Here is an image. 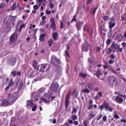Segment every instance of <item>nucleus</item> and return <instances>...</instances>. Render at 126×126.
Listing matches in <instances>:
<instances>
[{"instance_id":"15","label":"nucleus","mask_w":126,"mask_h":126,"mask_svg":"<svg viewBox=\"0 0 126 126\" xmlns=\"http://www.w3.org/2000/svg\"><path fill=\"white\" fill-rule=\"evenodd\" d=\"M94 71L96 72V73H95L94 75L96 76L98 78H100V76L102 75V73L100 70L99 69H98L97 70H95Z\"/></svg>"},{"instance_id":"11","label":"nucleus","mask_w":126,"mask_h":126,"mask_svg":"<svg viewBox=\"0 0 126 126\" xmlns=\"http://www.w3.org/2000/svg\"><path fill=\"white\" fill-rule=\"evenodd\" d=\"M16 59L15 57H12L8 60V61L9 64L12 66L14 65L16 62Z\"/></svg>"},{"instance_id":"40","label":"nucleus","mask_w":126,"mask_h":126,"mask_svg":"<svg viewBox=\"0 0 126 126\" xmlns=\"http://www.w3.org/2000/svg\"><path fill=\"white\" fill-rule=\"evenodd\" d=\"M88 61L91 64L93 63L94 62V61L90 58H89L88 59Z\"/></svg>"},{"instance_id":"57","label":"nucleus","mask_w":126,"mask_h":126,"mask_svg":"<svg viewBox=\"0 0 126 126\" xmlns=\"http://www.w3.org/2000/svg\"><path fill=\"white\" fill-rule=\"evenodd\" d=\"M111 42V41L110 39H108L107 40L106 43L107 44H110Z\"/></svg>"},{"instance_id":"56","label":"nucleus","mask_w":126,"mask_h":126,"mask_svg":"<svg viewBox=\"0 0 126 126\" xmlns=\"http://www.w3.org/2000/svg\"><path fill=\"white\" fill-rule=\"evenodd\" d=\"M88 28L87 27V26L86 25L84 26V27L83 30L84 31H87V29H88Z\"/></svg>"},{"instance_id":"34","label":"nucleus","mask_w":126,"mask_h":126,"mask_svg":"<svg viewBox=\"0 0 126 126\" xmlns=\"http://www.w3.org/2000/svg\"><path fill=\"white\" fill-rule=\"evenodd\" d=\"M109 17L108 16H104L103 17V19L105 21H107L109 20Z\"/></svg>"},{"instance_id":"20","label":"nucleus","mask_w":126,"mask_h":126,"mask_svg":"<svg viewBox=\"0 0 126 126\" xmlns=\"http://www.w3.org/2000/svg\"><path fill=\"white\" fill-rule=\"evenodd\" d=\"M52 37L55 41L58 40V34L57 32H55L53 33L52 34Z\"/></svg>"},{"instance_id":"18","label":"nucleus","mask_w":126,"mask_h":126,"mask_svg":"<svg viewBox=\"0 0 126 126\" xmlns=\"http://www.w3.org/2000/svg\"><path fill=\"white\" fill-rule=\"evenodd\" d=\"M52 93H50L49 91H48L47 93H45L44 94V97L47 98L48 99H49L50 97L51 96Z\"/></svg>"},{"instance_id":"33","label":"nucleus","mask_w":126,"mask_h":126,"mask_svg":"<svg viewBox=\"0 0 126 126\" xmlns=\"http://www.w3.org/2000/svg\"><path fill=\"white\" fill-rule=\"evenodd\" d=\"M6 5L5 3L4 2H1L0 4V9H2L4 8Z\"/></svg>"},{"instance_id":"35","label":"nucleus","mask_w":126,"mask_h":126,"mask_svg":"<svg viewBox=\"0 0 126 126\" xmlns=\"http://www.w3.org/2000/svg\"><path fill=\"white\" fill-rule=\"evenodd\" d=\"M95 115L92 114L91 113H89V116L90 117V118H88V119H91L93 118L95 116Z\"/></svg>"},{"instance_id":"30","label":"nucleus","mask_w":126,"mask_h":126,"mask_svg":"<svg viewBox=\"0 0 126 126\" xmlns=\"http://www.w3.org/2000/svg\"><path fill=\"white\" fill-rule=\"evenodd\" d=\"M40 99L45 103H48L49 102V100H47L46 99L44 98L43 97H41Z\"/></svg>"},{"instance_id":"13","label":"nucleus","mask_w":126,"mask_h":126,"mask_svg":"<svg viewBox=\"0 0 126 126\" xmlns=\"http://www.w3.org/2000/svg\"><path fill=\"white\" fill-rule=\"evenodd\" d=\"M83 22L80 21H78L76 22V25L78 30H79L80 29L81 26L83 25Z\"/></svg>"},{"instance_id":"25","label":"nucleus","mask_w":126,"mask_h":126,"mask_svg":"<svg viewBox=\"0 0 126 126\" xmlns=\"http://www.w3.org/2000/svg\"><path fill=\"white\" fill-rule=\"evenodd\" d=\"M46 90L45 88L42 87L38 90V93L40 94L43 92L45 91Z\"/></svg>"},{"instance_id":"62","label":"nucleus","mask_w":126,"mask_h":126,"mask_svg":"<svg viewBox=\"0 0 126 126\" xmlns=\"http://www.w3.org/2000/svg\"><path fill=\"white\" fill-rule=\"evenodd\" d=\"M76 15H74L73 17V18L72 19V20L74 21H75V22H77V20L76 19Z\"/></svg>"},{"instance_id":"64","label":"nucleus","mask_w":126,"mask_h":126,"mask_svg":"<svg viewBox=\"0 0 126 126\" xmlns=\"http://www.w3.org/2000/svg\"><path fill=\"white\" fill-rule=\"evenodd\" d=\"M121 3L122 4H125L126 3V0H121Z\"/></svg>"},{"instance_id":"21","label":"nucleus","mask_w":126,"mask_h":126,"mask_svg":"<svg viewBox=\"0 0 126 126\" xmlns=\"http://www.w3.org/2000/svg\"><path fill=\"white\" fill-rule=\"evenodd\" d=\"M46 35L45 34H42L39 36V40L41 42H44L45 40V37Z\"/></svg>"},{"instance_id":"28","label":"nucleus","mask_w":126,"mask_h":126,"mask_svg":"<svg viewBox=\"0 0 126 126\" xmlns=\"http://www.w3.org/2000/svg\"><path fill=\"white\" fill-rule=\"evenodd\" d=\"M109 27L110 29H111L114 27L115 25V22L113 23H108Z\"/></svg>"},{"instance_id":"59","label":"nucleus","mask_w":126,"mask_h":126,"mask_svg":"<svg viewBox=\"0 0 126 126\" xmlns=\"http://www.w3.org/2000/svg\"><path fill=\"white\" fill-rule=\"evenodd\" d=\"M38 7V6L37 5H34L33 6V9L35 10H36Z\"/></svg>"},{"instance_id":"53","label":"nucleus","mask_w":126,"mask_h":126,"mask_svg":"<svg viewBox=\"0 0 126 126\" xmlns=\"http://www.w3.org/2000/svg\"><path fill=\"white\" fill-rule=\"evenodd\" d=\"M102 116V114H100L99 115H98V116L99 117L97 119V121H98L99 119H101Z\"/></svg>"},{"instance_id":"26","label":"nucleus","mask_w":126,"mask_h":126,"mask_svg":"<svg viewBox=\"0 0 126 126\" xmlns=\"http://www.w3.org/2000/svg\"><path fill=\"white\" fill-rule=\"evenodd\" d=\"M56 25L55 23H51L50 25V27L51 28L52 30L54 31L56 30Z\"/></svg>"},{"instance_id":"23","label":"nucleus","mask_w":126,"mask_h":126,"mask_svg":"<svg viewBox=\"0 0 126 126\" xmlns=\"http://www.w3.org/2000/svg\"><path fill=\"white\" fill-rule=\"evenodd\" d=\"M115 77V76H111L109 77L107 80L108 82L110 83V84L111 83V82L113 80Z\"/></svg>"},{"instance_id":"52","label":"nucleus","mask_w":126,"mask_h":126,"mask_svg":"<svg viewBox=\"0 0 126 126\" xmlns=\"http://www.w3.org/2000/svg\"><path fill=\"white\" fill-rule=\"evenodd\" d=\"M109 63L110 64H113L114 63L112 59H110L109 60Z\"/></svg>"},{"instance_id":"44","label":"nucleus","mask_w":126,"mask_h":126,"mask_svg":"<svg viewBox=\"0 0 126 126\" xmlns=\"http://www.w3.org/2000/svg\"><path fill=\"white\" fill-rule=\"evenodd\" d=\"M77 109L76 108H73V110L72 112V114H73L74 113H76L77 112Z\"/></svg>"},{"instance_id":"51","label":"nucleus","mask_w":126,"mask_h":126,"mask_svg":"<svg viewBox=\"0 0 126 126\" xmlns=\"http://www.w3.org/2000/svg\"><path fill=\"white\" fill-rule=\"evenodd\" d=\"M98 8V7H97L95 8L93 12V13H92V15H95V12L96 11V10H97V9Z\"/></svg>"},{"instance_id":"55","label":"nucleus","mask_w":126,"mask_h":126,"mask_svg":"<svg viewBox=\"0 0 126 126\" xmlns=\"http://www.w3.org/2000/svg\"><path fill=\"white\" fill-rule=\"evenodd\" d=\"M65 54L68 57H70V55L69 54L68 52L67 51V50H66L65 51Z\"/></svg>"},{"instance_id":"32","label":"nucleus","mask_w":126,"mask_h":126,"mask_svg":"<svg viewBox=\"0 0 126 126\" xmlns=\"http://www.w3.org/2000/svg\"><path fill=\"white\" fill-rule=\"evenodd\" d=\"M122 20L123 21H126V14H124L121 16Z\"/></svg>"},{"instance_id":"60","label":"nucleus","mask_w":126,"mask_h":126,"mask_svg":"<svg viewBox=\"0 0 126 126\" xmlns=\"http://www.w3.org/2000/svg\"><path fill=\"white\" fill-rule=\"evenodd\" d=\"M51 13V11H48L47 10L46 11V14L47 15L50 14Z\"/></svg>"},{"instance_id":"42","label":"nucleus","mask_w":126,"mask_h":126,"mask_svg":"<svg viewBox=\"0 0 126 126\" xmlns=\"http://www.w3.org/2000/svg\"><path fill=\"white\" fill-rule=\"evenodd\" d=\"M14 82L13 81V79H11L10 80L9 83L8 85L10 87L12 86Z\"/></svg>"},{"instance_id":"29","label":"nucleus","mask_w":126,"mask_h":126,"mask_svg":"<svg viewBox=\"0 0 126 126\" xmlns=\"http://www.w3.org/2000/svg\"><path fill=\"white\" fill-rule=\"evenodd\" d=\"M37 64V62L36 60H34L33 62L32 65L34 67L35 69L36 68V67Z\"/></svg>"},{"instance_id":"37","label":"nucleus","mask_w":126,"mask_h":126,"mask_svg":"<svg viewBox=\"0 0 126 126\" xmlns=\"http://www.w3.org/2000/svg\"><path fill=\"white\" fill-rule=\"evenodd\" d=\"M83 123L84 125V126H87L88 124V120L86 119L84 120L83 122Z\"/></svg>"},{"instance_id":"14","label":"nucleus","mask_w":126,"mask_h":126,"mask_svg":"<svg viewBox=\"0 0 126 126\" xmlns=\"http://www.w3.org/2000/svg\"><path fill=\"white\" fill-rule=\"evenodd\" d=\"M118 80L115 77L113 80L112 81V82L110 83V85L113 87L114 85H115V87H116L118 85Z\"/></svg>"},{"instance_id":"16","label":"nucleus","mask_w":126,"mask_h":126,"mask_svg":"<svg viewBox=\"0 0 126 126\" xmlns=\"http://www.w3.org/2000/svg\"><path fill=\"white\" fill-rule=\"evenodd\" d=\"M22 81L20 79H18L17 80V81L16 83V84L17 85L18 83H19V85L18 86V89L19 90H20L22 87L23 84L22 83Z\"/></svg>"},{"instance_id":"31","label":"nucleus","mask_w":126,"mask_h":126,"mask_svg":"<svg viewBox=\"0 0 126 126\" xmlns=\"http://www.w3.org/2000/svg\"><path fill=\"white\" fill-rule=\"evenodd\" d=\"M79 75L81 78H83L84 79L86 78L87 76V75L86 74H83L81 72L80 73Z\"/></svg>"},{"instance_id":"61","label":"nucleus","mask_w":126,"mask_h":126,"mask_svg":"<svg viewBox=\"0 0 126 126\" xmlns=\"http://www.w3.org/2000/svg\"><path fill=\"white\" fill-rule=\"evenodd\" d=\"M103 120L104 121H106L107 120V117L106 116H103L102 117Z\"/></svg>"},{"instance_id":"8","label":"nucleus","mask_w":126,"mask_h":126,"mask_svg":"<svg viewBox=\"0 0 126 126\" xmlns=\"http://www.w3.org/2000/svg\"><path fill=\"white\" fill-rule=\"evenodd\" d=\"M6 99H3L0 100V107H7L9 106Z\"/></svg>"},{"instance_id":"3","label":"nucleus","mask_w":126,"mask_h":126,"mask_svg":"<svg viewBox=\"0 0 126 126\" xmlns=\"http://www.w3.org/2000/svg\"><path fill=\"white\" fill-rule=\"evenodd\" d=\"M50 62L51 64L56 66H58L60 63V61L54 55L51 56Z\"/></svg>"},{"instance_id":"58","label":"nucleus","mask_w":126,"mask_h":126,"mask_svg":"<svg viewBox=\"0 0 126 126\" xmlns=\"http://www.w3.org/2000/svg\"><path fill=\"white\" fill-rule=\"evenodd\" d=\"M61 25L60 28L61 29H62L63 28V24L62 21L60 22Z\"/></svg>"},{"instance_id":"7","label":"nucleus","mask_w":126,"mask_h":126,"mask_svg":"<svg viewBox=\"0 0 126 126\" xmlns=\"http://www.w3.org/2000/svg\"><path fill=\"white\" fill-rule=\"evenodd\" d=\"M89 46V44L86 41H85V43H83L81 46L82 51L86 52L89 50L88 47Z\"/></svg>"},{"instance_id":"36","label":"nucleus","mask_w":126,"mask_h":126,"mask_svg":"<svg viewBox=\"0 0 126 126\" xmlns=\"http://www.w3.org/2000/svg\"><path fill=\"white\" fill-rule=\"evenodd\" d=\"M82 92L83 93H85L87 94H88L90 92L89 90L87 88L83 89L82 90Z\"/></svg>"},{"instance_id":"45","label":"nucleus","mask_w":126,"mask_h":126,"mask_svg":"<svg viewBox=\"0 0 126 126\" xmlns=\"http://www.w3.org/2000/svg\"><path fill=\"white\" fill-rule=\"evenodd\" d=\"M112 50L110 48H109L108 50L106 51V52L107 53L110 54L111 53Z\"/></svg>"},{"instance_id":"48","label":"nucleus","mask_w":126,"mask_h":126,"mask_svg":"<svg viewBox=\"0 0 126 126\" xmlns=\"http://www.w3.org/2000/svg\"><path fill=\"white\" fill-rule=\"evenodd\" d=\"M54 20V18H51L50 20V22L51 23H55Z\"/></svg>"},{"instance_id":"50","label":"nucleus","mask_w":126,"mask_h":126,"mask_svg":"<svg viewBox=\"0 0 126 126\" xmlns=\"http://www.w3.org/2000/svg\"><path fill=\"white\" fill-rule=\"evenodd\" d=\"M16 71H13L11 72V74L14 76H16Z\"/></svg>"},{"instance_id":"24","label":"nucleus","mask_w":126,"mask_h":126,"mask_svg":"<svg viewBox=\"0 0 126 126\" xmlns=\"http://www.w3.org/2000/svg\"><path fill=\"white\" fill-rule=\"evenodd\" d=\"M123 38V36H122V34H117L116 36V38L118 41L121 40Z\"/></svg>"},{"instance_id":"39","label":"nucleus","mask_w":126,"mask_h":126,"mask_svg":"<svg viewBox=\"0 0 126 126\" xmlns=\"http://www.w3.org/2000/svg\"><path fill=\"white\" fill-rule=\"evenodd\" d=\"M93 31L92 29H90V31L89 33L91 37L92 38L93 37Z\"/></svg>"},{"instance_id":"43","label":"nucleus","mask_w":126,"mask_h":126,"mask_svg":"<svg viewBox=\"0 0 126 126\" xmlns=\"http://www.w3.org/2000/svg\"><path fill=\"white\" fill-rule=\"evenodd\" d=\"M22 22L23 21L21 20L18 21L16 24V26H18L20 24L22 23Z\"/></svg>"},{"instance_id":"4","label":"nucleus","mask_w":126,"mask_h":126,"mask_svg":"<svg viewBox=\"0 0 126 126\" xmlns=\"http://www.w3.org/2000/svg\"><path fill=\"white\" fill-rule=\"evenodd\" d=\"M50 67V66L48 64H41L40 71L44 72H46Z\"/></svg>"},{"instance_id":"6","label":"nucleus","mask_w":126,"mask_h":126,"mask_svg":"<svg viewBox=\"0 0 126 126\" xmlns=\"http://www.w3.org/2000/svg\"><path fill=\"white\" fill-rule=\"evenodd\" d=\"M110 47L113 48H114L115 49L113 50L114 52L115 49L116 50V51L118 52L119 51L122 52L123 50L122 48H120V46L116 44H113L110 46Z\"/></svg>"},{"instance_id":"46","label":"nucleus","mask_w":126,"mask_h":126,"mask_svg":"<svg viewBox=\"0 0 126 126\" xmlns=\"http://www.w3.org/2000/svg\"><path fill=\"white\" fill-rule=\"evenodd\" d=\"M110 57L111 59H115V55L114 54H112L110 55Z\"/></svg>"},{"instance_id":"27","label":"nucleus","mask_w":126,"mask_h":126,"mask_svg":"<svg viewBox=\"0 0 126 126\" xmlns=\"http://www.w3.org/2000/svg\"><path fill=\"white\" fill-rule=\"evenodd\" d=\"M16 7V3H14L13 4L12 6L10 8L12 11H13L14 10Z\"/></svg>"},{"instance_id":"17","label":"nucleus","mask_w":126,"mask_h":126,"mask_svg":"<svg viewBox=\"0 0 126 126\" xmlns=\"http://www.w3.org/2000/svg\"><path fill=\"white\" fill-rule=\"evenodd\" d=\"M51 87L52 89L54 90L55 91H54V92H55L59 89V85L57 84H51Z\"/></svg>"},{"instance_id":"63","label":"nucleus","mask_w":126,"mask_h":126,"mask_svg":"<svg viewBox=\"0 0 126 126\" xmlns=\"http://www.w3.org/2000/svg\"><path fill=\"white\" fill-rule=\"evenodd\" d=\"M25 26V25L24 23L22 24L20 26V28L22 29Z\"/></svg>"},{"instance_id":"9","label":"nucleus","mask_w":126,"mask_h":126,"mask_svg":"<svg viewBox=\"0 0 126 126\" xmlns=\"http://www.w3.org/2000/svg\"><path fill=\"white\" fill-rule=\"evenodd\" d=\"M17 33L15 32L10 36V40L11 42H14L16 41L17 39Z\"/></svg>"},{"instance_id":"54","label":"nucleus","mask_w":126,"mask_h":126,"mask_svg":"<svg viewBox=\"0 0 126 126\" xmlns=\"http://www.w3.org/2000/svg\"><path fill=\"white\" fill-rule=\"evenodd\" d=\"M34 73V71H32L30 74L29 75V77H32Z\"/></svg>"},{"instance_id":"47","label":"nucleus","mask_w":126,"mask_h":126,"mask_svg":"<svg viewBox=\"0 0 126 126\" xmlns=\"http://www.w3.org/2000/svg\"><path fill=\"white\" fill-rule=\"evenodd\" d=\"M37 107V106L36 105L33 106L32 109V111L33 112L35 111Z\"/></svg>"},{"instance_id":"41","label":"nucleus","mask_w":126,"mask_h":126,"mask_svg":"<svg viewBox=\"0 0 126 126\" xmlns=\"http://www.w3.org/2000/svg\"><path fill=\"white\" fill-rule=\"evenodd\" d=\"M78 117L76 115H73L72 117V119L74 121L77 119Z\"/></svg>"},{"instance_id":"19","label":"nucleus","mask_w":126,"mask_h":126,"mask_svg":"<svg viewBox=\"0 0 126 126\" xmlns=\"http://www.w3.org/2000/svg\"><path fill=\"white\" fill-rule=\"evenodd\" d=\"M27 105L31 108L33 106L34 103L31 100H28L27 101Z\"/></svg>"},{"instance_id":"10","label":"nucleus","mask_w":126,"mask_h":126,"mask_svg":"<svg viewBox=\"0 0 126 126\" xmlns=\"http://www.w3.org/2000/svg\"><path fill=\"white\" fill-rule=\"evenodd\" d=\"M71 95V93L69 94H68L66 96L65 99V107L66 109H67L68 108L69 103V98Z\"/></svg>"},{"instance_id":"12","label":"nucleus","mask_w":126,"mask_h":126,"mask_svg":"<svg viewBox=\"0 0 126 126\" xmlns=\"http://www.w3.org/2000/svg\"><path fill=\"white\" fill-rule=\"evenodd\" d=\"M115 101L117 103L121 104L123 103V99L122 98L118 95L116 97Z\"/></svg>"},{"instance_id":"1","label":"nucleus","mask_w":126,"mask_h":126,"mask_svg":"<svg viewBox=\"0 0 126 126\" xmlns=\"http://www.w3.org/2000/svg\"><path fill=\"white\" fill-rule=\"evenodd\" d=\"M19 94L18 92H16L14 94H8L6 99L9 105L13 104L16 101L19 97Z\"/></svg>"},{"instance_id":"38","label":"nucleus","mask_w":126,"mask_h":126,"mask_svg":"<svg viewBox=\"0 0 126 126\" xmlns=\"http://www.w3.org/2000/svg\"><path fill=\"white\" fill-rule=\"evenodd\" d=\"M114 19L113 17H112L110 19V21L108 22V23H113V22H114Z\"/></svg>"},{"instance_id":"49","label":"nucleus","mask_w":126,"mask_h":126,"mask_svg":"<svg viewBox=\"0 0 126 126\" xmlns=\"http://www.w3.org/2000/svg\"><path fill=\"white\" fill-rule=\"evenodd\" d=\"M114 118L116 119H118L119 118V116L117 114H115L114 115Z\"/></svg>"},{"instance_id":"22","label":"nucleus","mask_w":126,"mask_h":126,"mask_svg":"<svg viewBox=\"0 0 126 126\" xmlns=\"http://www.w3.org/2000/svg\"><path fill=\"white\" fill-rule=\"evenodd\" d=\"M79 93L77 92V90L75 89L73 90L72 94L74 97H77Z\"/></svg>"},{"instance_id":"2","label":"nucleus","mask_w":126,"mask_h":126,"mask_svg":"<svg viewBox=\"0 0 126 126\" xmlns=\"http://www.w3.org/2000/svg\"><path fill=\"white\" fill-rule=\"evenodd\" d=\"M109 105L110 104L109 103L104 100L103 103V105H99L98 107L101 110H103L104 108L107 111L109 110L110 112H111L113 111V110L111 107L109 106Z\"/></svg>"},{"instance_id":"5","label":"nucleus","mask_w":126,"mask_h":126,"mask_svg":"<svg viewBox=\"0 0 126 126\" xmlns=\"http://www.w3.org/2000/svg\"><path fill=\"white\" fill-rule=\"evenodd\" d=\"M13 16H10L9 17L7 16L4 20H7L6 23V26H8L11 25L13 23V21L14 20L15 21V19L14 18Z\"/></svg>"}]
</instances>
